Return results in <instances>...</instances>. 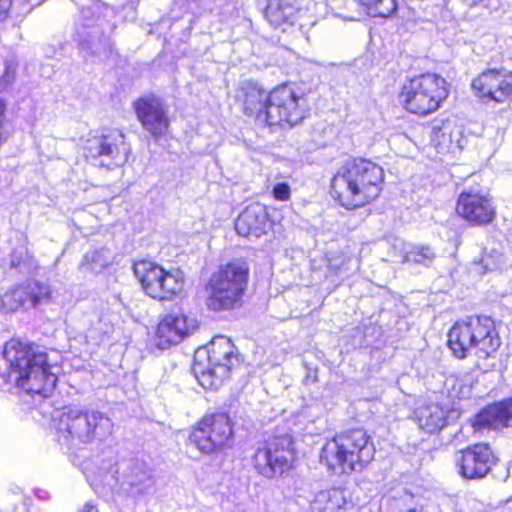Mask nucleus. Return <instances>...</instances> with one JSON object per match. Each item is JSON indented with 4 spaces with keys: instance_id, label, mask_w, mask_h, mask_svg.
Masks as SVG:
<instances>
[{
    "instance_id": "nucleus-1",
    "label": "nucleus",
    "mask_w": 512,
    "mask_h": 512,
    "mask_svg": "<svg viewBox=\"0 0 512 512\" xmlns=\"http://www.w3.org/2000/svg\"><path fill=\"white\" fill-rule=\"evenodd\" d=\"M3 357L8 364L7 381L31 394L48 397L57 383L56 373L47 354L35 351L18 339L6 342Z\"/></svg>"
},
{
    "instance_id": "nucleus-2",
    "label": "nucleus",
    "mask_w": 512,
    "mask_h": 512,
    "mask_svg": "<svg viewBox=\"0 0 512 512\" xmlns=\"http://www.w3.org/2000/svg\"><path fill=\"white\" fill-rule=\"evenodd\" d=\"M384 171L378 164L363 158L343 164L333 176L331 196L346 209L363 207L381 193Z\"/></svg>"
},
{
    "instance_id": "nucleus-3",
    "label": "nucleus",
    "mask_w": 512,
    "mask_h": 512,
    "mask_svg": "<svg viewBox=\"0 0 512 512\" xmlns=\"http://www.w3.org/2000/svg\"><path fill=\"white\" fill-rule=\"evenodd\" d=\"M243 90L245 113L263 123L294 126L305 117V99L288 85L279 86L267 93L257 84L248 83Z\"/></svg>"
},
{
    "instance_id": "nucleus-4",
    "label": "nucleus",
    "mask_w": 512,
    "mask_h": 512,
    "mask_svg": "<svg viewBox=\"0 0 512 512\" xmlns=\"http://www.w3.org/2000/svg\"><path fill=\"white\" fill-rule=\"evenodd\" d=\"M375 447L362 429L350 430L327 440L320 452V463L335 475L361 472L374 458Z\"/></svg>"
},
{
    "instance_id": "nucleus-5",
    "label": "nucleus",
    "mask_w": 512,
    "mask_h": 512,
    "mask_svg": "<svg viewBox=\"0 0 512 512\" xmlns=\"http://www.w3.org/2000/svg\"><path fill=\"white\" fill-rule=\"evenodd\" d=\"M58 441L77 447L105 440L113 424L104 413L90 408L65 407L55 418Z\"/></svg>"
},
{
    "instance_id": "nucleus-6",
    "label": "nucleus",
    "mask_w": 512,
    "mask_h": 512,
    "mask_svg": "<svg viewBox=\"0 0 512 512\" xmlns=\"http://www.w3.org/2000/svg\"><path fill=\"white\" fill-rule=\"evenodd\" d=\"M500 344L494 321L486 316H471L458 321L448 333V346L460 359L472 354L488 358L497 351Z\"/></svg>"
},
{
    "instance_id": "nucleus-7",
    "label": "nucleus",
    "mask_w": 512,
    "mask_h": 512,
    "mask_svg": "<svg viewBox=\"0 0 512 512\" xmlns=\"http://www.w3.org/2000/svg\"><path fill=\"white\" fill-rule=\"evenodd\" d=\"M238 364L239 358L231 340L225 336H216L207 347L196 351L193 371L204 389L217 390Z\"/></svg>"
},
{
    "instance_id": "nucleus-8",
    "label": "nucleus",
    "mask_w": 512,
    "mask_h": 512,
    "mask_svg": "<svg viewBox=\"0 0 512 512\" xmlns=\"http://www.w3.org/2000/svg\"><path fill=\"white\" fill-rule=\"evenodd\" d=\"M448 94L445 78L436 73H422L404 81L399 101L408 112L427 115L438 110Z\"/></svg>"
},
{
    "instance_id": "nucleus-9",
    "label": "nucleus",
    "mask_w": 512,
    "mask_h": 512,
    "mask_svg": "<svg viewBox=\"0 0 512 512\" xmlns=\"http://www.w3.org/2000/svg\"><path fill=\"white\" fill-rule=\"evenodd\" d=\"M249 266L245 261L234 260L220 266L214 272L206 286L207 305L219 311L237 305L246 290Z\"/></svg>"
},
{
    "instance_id": "nucleus-10",
    "label": "nucleus",
    "mask_w": 512,
    "mask_h": 512,
    "mask_svg": "<svg viewBox=\"0 0 512 512\" xmlns=\"http://www.w3.org/2000/svg\"><path fill=\"white\" fill-rule=\"evenodd\" d=\"M133 272L151 298L170 300L184 291L185 276L179 269L165 270L155 262L140 260L134 263Z\"/></svg>"
},
{
    "instance_id": "nucleus-11",
    "label": "nucleus",
    "mask_w": 512,
    "mask_h": 512,
    "mask_svg": "<svg viewBox=\"0 0 512 512\" xmlns=\"http://www.w3.org/2000/svg\"><path fill=\"white\" fill-rule=\"evenodd\" d=\"M295 459L293 441L289 436L273 437L260 443L252 457V465L264 478L274 479L288 472Z\"/></svg>"
},
{
    "instance_id": "nucleus-12",
    "label": "nucleus",
    "mask_w": 512,
    "mask_h": 512,
    "mask_svg": "<svg viewBox=\"0 0 512 512\" xmlns=\"http://www.w3.org/2000/svg\"><path fill=\"white\" fill-rule=\"evenodd\" d=\"M230 418L225 413L205 415L192 430L189 440L204 454L223 449L232 437Z\"/></svg>"
},
{
    "instance_id": "nucleus-13",
    "label": "nucleus",
    "mask_w": 512,
    "mask_h": 512,
    "mask_svg": "<svg viewBox=\"0 0 512 512\" xmlns=\"http://www.w3.org/2000/svg\"><path fill=\"white\" fill-rule=\"evenodd\" d=\"M87 157L99 159L100 165L109 169L124 165L130 154V145L120 130H109L107 133L92 135L84 144Z\"/></svg>"
},
{
    "instance_id": "nucleus-14",
    "label": "nucleus",
    "mask_w": 512,
    "mask_h": 512,
    "mask_svg": "<svg viewBox=\"0 0 512 512\" xmlns=\"http://www.w3.org/2000/svg\"><path fill=\"white\" fill-rule=\"evenodd\" d=\"M198 328L197 320L182 311L166 314L158 323L154 343L159 349H168L193 334Z\"/></svg>"
},
{
    "instance_id": "nucleus-15",
    "label": "nucleus",
    "mask_w": 512,
    "mask_h": 512,
    "mask_svg": "<svg viewBox=\"0 0 512 512\" xmlns=\"http://www.w3.org/2000/svg\"><path fill=\"white\" fill-rule=\"evenodd\" d=\"M494 464V456L489 445L475 444L455 453V466L458 474L469 480L481 479Z\"/></svg>"
},
{
    "instance_id": "nucleus-16",
    "label": "nucleus",
    "mask_w": 512,
    "mask_h": 512,
    "mask_svg": "<svg viewBox=\"0 0 512 512\" xmlns=\"http://www.w3.org/2000/svg\"><path fill=\"white\" fill-rule=\"evenodd\" d=\"M472 89L484 101L504 102L512 95V71L488 69L473 79Z\"/></svg>"
},
{
    "instance_id": "nucleus-17",
    "label": "nucleus",
    "mask_w": 512,
    "mask_h": 512,
    "mask_svg": "<svg viewBox=\"0 0 512 512\" xmlns=\"http://www.w3.org/2000/svg\"><path fill=\"white\" fill-rule=\"evenodd\" d=\"M51 297V289L48 285L29 281L25 285L9 289L0 297V306L6 311H17L26 305L36 307L38 304L48 302Z\"/></svg>"
},
{
    "instance_id": "nucleus-18",
    "label": "nucleus",
    "mask_w": 512,
    "mask_h": 512,
    "mask_svg": "<svg viewBox=\"0 0 512 512\" xmlns=\"http://www.w3.org/2000/svg\"><path fill=\"white\" fill-rule=\"evenodd\" d=\"M313 6V0H268L265 17L272 26L285 31Z\"/></svg>"
},
{
    "instance_id": "nucleus-19",
    "label": "nucleus",
    "mask_w": 512,
    "mask_h": 512,
    "mask_svg": "<svg viewBox=\"0 0 512 512\" xmlns=\"http://www.w3.org/2000/svg\"><path fill=\"white\" fill-rule=\"evenodd\" d=\"M133 106L143 128L154 138L157 139L166 133L169 119L160 99L154 96L142 97L135 101Z\"/></svg>"
},
{
    "instance_id": "nucleus-20",
    "label": "nucleus",
    "mask_w": 512,
    "mask_h": 512,
    "mask_svg": "<svg viewBox=\"0 0 512 512\" xmlns=\"http://www.w3.org/2000/svg\"><path fill=\"white\" fill-rule=\"evenodd\" d=\"M456 211L472 225L490 223L495 217V207L491 199L479 193L462 192L458 198Z\"/></svg>"
},
{
    "instance_id": "nucleus-21",
    "label": "nucleus",
    "mask_w": 512,
    "mask_h": 512,
    "mask_svg": "<svg viewBox=\"0 0 512 512\" xmlns=\"http://www.w3.org/2000/svg\"><path fill=\"white\" fill-rule=\"evenodd\" d=\"M431 142L438 153L455 157L465 142L462 127L450 120L436 122L432 126Z\"/></svg>"
},
{
    "instance_id": "nucleus-22",
    "label": "nucleus",
    "mask_w": 512,
    "mask_h": 512,
    "mask_svg": "<svg viewBox=\"0 0 512 512\" xmlns=\"http://www.w3.org/2000/svg\"><path fill=\"white\" fill-rule=\"evenodd\" d=\"M270 226L266 207L260 203H252L238 216L235 229L238 235L258 239L266 234Z\"/></svg>"
},
{
    "instance_id": "nucleus-23",
    "label": "nucleus",
    "mask_w": 512,
    "mask_h": 512,
    "mask_svg": "<svg viewBox=\"0 0 512 512\" xmlns=\"http://www.w3.org/2000/svg\"><path fill=\"white\" fill-rule=\"evenodd\" d=\"M475 430L499 429L512 426V397L488 406L472 421Z\"/></svg>"
},
{
    "instance_id": "nucleus-24",
    "label": "nucleus",
    "mask_w": 512,
    "mask_h": 512,
    "mask_svg": "<svg viewBox=\"0 0 512 512\" xmlns=\"http://www.w3.org/2000/svg\"><path fill=\"white\" fill-rule=\"evenodd\" d=\"M75 40L80 49L91 55L106 56L111 51L109 39L103 36L97 28L77 30Z\"/></svg>"
},
{
    "instance_id": "nucleus-25",
    "label": "nucleus",
    "mask_w": 512,
    "mask_h": 512,
    "mask_svg": "<svg viewBox=\"0 0 512 512\" xmlns=\"http://www.w3.org/2000/svg\"><path fill=\"white\" fill-rule=\"evenodd\" d=\"M414 414L419 427L428 433L437 432L445 426L447 412L439 404L422 405L415 410Z\"/></svg>"
},
{
    "instance_id": "nucleus-26",
    "label": "nucleus",
    "mask_w": 512,
    "mask_h": 512,
    "mask_svg": "<svg viewBox=\"0 0 512 512\" xmlns=\"http://www.w3.org/2000/svg\"><path fill=\"white\" fill-rule=\"evenodd\" d=\"M312 505L320 512H338L346 505L344 490L340 488L322 490L315 495Z\"/></svg>"
},
{
    "instance_id": "nucleus-27",
    "label": "nucleus",
    "mask_w": 512,
    "mask_h": 512,
    "mask_svg": "<svg viewBox=\"0 0 512 512\" xmlns=\"http://www.w3.org/2000/svg\"><path fill=\"white\" fill-rule=\"evenodd\" d=\"M111 262V252L107 249L101 248L86 253L80 264V269L98 273L111 264Z\"/></svg>"
},
{
    "instance_id": "nucleus-28",
    "label": "nucleus",
    "mask_w": 512,
    "mask_h": 512,
    "mask_svg": "<svg viewBox=\"0 0 512 512\" xmlns=\"http://www.w3.org/2000/svg\"><path fill=\"white\" fill-rule=\"evenodd\" d=\"M358 2L373 17H388L397 8L396 0H358Z\"/></svg>"
},
{
    "instance_id": "nucleus-29",
    "label": "nucleus",
    "mask_w": 512,
    "mask_h": 512,
    "mask_svg": "<svg viewBox=\"0 0 512 512\" xmlns=\"http://www.w3.org/2000/svg\"><path fill=\"white\" fill-rule=\"evenodd\" d=\"M406 261L419 264H427L434 258V252L430 247H415L407 252Z\"/></svg>"
},
{
    "instance_id": "nucleus-30",
    "label": "nucleus",
    "mask_w": 512,
    "mask_h": 512,
    "mask_svg": "<svg viewBox=\"0 0 512 512\" xmlns=\"http://www.w3.org/2000/svg\"><path fill=\"white\" fill-rule=\"evenodd\" d=\"M271 193L276 200L288 201L291 197V188L287 183L279 182L274 184Z\"/></svg>"
},
{
    "instance_id": "nucleus-31",
    "label": "nucleus",
    "mask_w": 512,
    "mask_h": 512,
    "mask_svg": "<svg viewBox=\"0 0 512 512\" xmlns=\"http://www.w3.org/2000/svg\"><path fill=\"white\" fill-rule=\"evenodd\" d=\"M6 103L0 99V145L9 137V132L5 124Z\"/></svg>"
},
{
    "instance_id": "nucleus-32",
    "label": "nucleus",
    "mask_w": 512,
    "mask_h": 512,
    "mask_svg": "<svg viewBox=\"0 0 512 512\" xmlns=\"http://www.w3.org/2000/svg\"><path fill=\"white\" fill-rule=\"evenodd\" d=\"M12 7V0H0V22L4 21Z\"/></svg>"
},
{
    "instance_id": "nucleus-33",
    "label": "nucleus",
    "mask_w": 512,
    "mask_h": 512,
    "mask_svg": "<svg viewBox=\"0 0 512 512\" xmlns=\"http://www.w3.org/2000/svg\"><path fill=\"white\" fill-rule=\"evenodd\" d=\"M15 74V66L11 64H6V75L3 77L6 83L10 82L14 78Z\"/></svg>"
},
{
    "instance_id": "nucleus-34",
    "label": "nucleus",
    "mask_w": 512,
    "mask_h": 512,
    "mask_svg": "<svg viewBox=\"0 0 512 512\" xmlns=\"http://www.w3.org/2000/svg\"><path fill=\"white\" fill-rule=\"evenodd\" d=\"M189 3H194L200 8H211L215 0H187Z\"/></svg>"
},
{
    "instance_id": "nucleus-35",
    "label": "nucleus",
    "mask_w": 512,
    "mask_h": 512,
    "mask_svg": "<svg viewBox=\"0 0 512 512\" xmlns=\"http://www.w3.org/2000/svg\"><path fill=\"white\" fill-rule=\"evenodd\" d=\"M79 512H99V510L96 505L88 502L79 510Z\"/></svg>"
},
{
    "instance_id": "nucleus-36",
    "label": "nucleus",
    "mask_w": 512,
    "mask_h": 512,
    "mask_svg": "<svg viewBox=\"0 0 512 512\" xmlns=\"http://www.w3.org/2000/svg\"><path fill=\"white\" fill-rule=\"evenodd\" d=\"M11 266L15 267V268L21 267V261L18 258H16L14 255H12V258H11Z\"/></svg>"
},
{
    "instance_id": "nucleus-37",
    "label": "nucleus",
    "mask_w": 512,
    "mask_h": 512,
    "mask_svg": "<svg viewBox=\"0 0 512 512\" xmlns=\"http://www.w3.org/2000/svg\"><path fill=\"white\" fill-rule=\"evenodd\" d=\"M470 5H475V4H479V3H484L486 2L487 0H466Z\"/></svg>"
}]
</instances>
